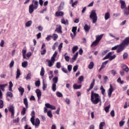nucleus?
I'll list each match as a JSON object with an SVG mask.
<instances>
[{"label": "nucleus", "instance_id": "nucleus-24", "mask_svg": "<svg viewBox=\"0 0 129 129\" xmlns=\"http://www.w3.org/2000/svg\"><path fill=\"white\" fill-rule=\"evenodd\" d=\"M84 29L85 30V32H89V30H90V26L87 24H86L84 27Z\"/></svg>", "mask_w": 129, "mask_h": 129}, {"label": "nucleus", "instance_id": "nucleus-44", "mask_svg": "<svg viewBox=\"0 0 129 129\" xmlns=\"http://www.w3.org/2000/svg\"><path fill=\"white\" fill-rule=\"evenodd\" d=\"M56 94L57 97H63V94L60 92H57Z\"/></svg>", "mask_w": 129, "mask_h": 129}, {"label": "nucleus", "instance_id": "nucleus-15", "mask_svg": "<svg viewBox=\"0 0 129 129\" xmlns=\"http://www.w3.org/2000/svg\"><path fill=\"white\" fill-rule=\"evenodd\" d=\"M65 5V2L64 1L61 2L58 8V11H62L64 9V6Z\"/></svg>", "mask_w": 129, "mask_h": 129}, {"label": "nucleus", "instance_id": "nucleus-20", "mask_svg": "<svg viewBox=\"0 0 129 129\" xmlns=\"http://www.w3.org/2000/svg\"><path fill=\"white\" fill-rule=\"evenodd\" d=\"M46 88H47V83L45 82V80H43L42 81V90L45 91L46 90Z\"/></svg>", "mask_w": 129, "mask_h": 129}, {"label": "nucleus", "instance_id": "nucleus-40", "mask_svg": "<svg viewBox=\"0 0 129 129\" xmlns=\"http://www.w3.org/2000/svg\"><path fill=\"white\" fill-rule=\"evenodd\" d=\"M26 108L25 107H23V109L21 112V114L22 115H25V114H26Z\"/></svg>", "mask_w": 129, "mask_h": 129}, {"label": "nucleus", "instance_id": "nucleus-55", "mask_svg": "<svg viewBox=\"0 0 129 129\" xmlns=\"http://www.w3.org/2000/svg\"><path fill=\"white\" fill-rule=\"evenodd\" d=\"M68 70L69 72H71L72 70V65H69L68 66Z\"/></svg>", "mask_w": 129, "mask_h": 129}, {"label": "nucleus", "instance_id": "nucleus-45", "mask_svg": "<svg viewBox=\"0 0 129 129\" xmlns=\"http://www.w3.org/2000/svg\"><path fill=\"white\" fill-rule=\"evenodd\" d=\"M62 48H63V43H60L58 46L59 52H61V50H62Z\"/></svg>", "mask_w": 129, "mask_h": 129}, {"label": "nucleus", "instance_id": "nucleus-23", "mask_svg": "<svg viewBox=\"0 0 129 129\" xmlns=\"http://www.w3.org/2000/svg\"><path fill=\"white\" fill-rule=\"evenodd\" d=\"M61 24H63V25H66L67 26H68V25H69V23H68V20H65L64 18L61 20Z\"/></svg>", "mask_w": 129, "mask_h": 129}, {"label": "nucleus", "instance_id": "nucleus-31", "mask_svg": "<svg viewBox=\"0 0 129 129\" xmlns=\"http://www.w3.org/2000/svg\"><path fill=\"white\" fill-rule=\"evenodd\" d=\"M28 66V61H24L22 63V67L23 68H26Z\"/></svg>", "mask_w": 129, "mask_h": 129}, {"label": "nucleus", "instance_id": "nucleus-64", "mask_svg": "<svg viewBox=\"0 0 129 129\" xmlns=\"http://www.w3.org/2000/svg\"><path fill=\"white\" fill-rule=\"evenodd\" d=\"M51 38H52L51 35H47V37L46 38V40H47V41H50V40H51Z\"/></svg>", "mask_w": 129, "mask_h": 129}, {"label": "nucleus", "instance_id": "nucleus-3", "mask_svg": "<svg viewBox=\"0 0 129 129\" xmlns=\"http://www.w3.org/2000/svg\"><path fill=\"white\" fill-rule=\"evenodd\" d=\"M91 100L94 104H97L98 102H101V98L99 96V94L92 92Z\"/></svg>", "mask_w": 129, "mask_h": 129}, {"label": "nucleus", "instance_id": "nucleus-22", "mask_svg": "<svg viewBox=\"0 0 129 129\" xmlns=\"http://www.w3.org/2000/svg\"><path fill=\"white\" fill-rule=\"evenodd\" d=\"M104 34H101L100 35H96V40L98 41L99 42V41H100V40H101V39H102V37H103V35Z\"/></svg>", "mask_w": 129, "mask_h": 129}, {"label": "nucleus", "instance_id": "nucleus-5", "mask_svg": "<svg viewBox=\"0 0 129 129\" xmlns=\"http://www.w3.org/2000/svg\"><path fill=\"white\" fill-rule=\"evenodd\" d=\"M35 114H36L35 111H32L31 113V118L30 121L33 125L39 126V125H40V119L36 118L35 122Z\"/></svg>", "mask_w": 129, "mask_h": 129}, {"label": "nucleus", "instance_id": "nucleus-34", "mask_svg": "<svg viewBox=\"0 0 129 129\" xmlns=\"http://www.w3.org/2000/svg\"><path fill=\"white\" fill-rule=\"evenodd\" d=\"M32 24H33V22H32V21L30 20L26 23L25 26L26 27H31V26H32Z\"/></svg>", "mask_w": 129, "mask_h": 129}, {"label": "nucleus", "instance_id": "nucleus-37", "mask_svg": "<svg viewBox=\"0 0 129 129\" xmlns=\"http://www.w3.org/2000/svg\"><path fill=\"white\" fill-rule=\"evenodd\" d=\"M77 50H78V46H74L72 48L73 53H75V52H76V51H77Z\"/></svg>", "mask_w": 129, "mask_h": 129}, {"label": "nucleus", "instance_id": "nucleus-10", "mask_svg": "<svg viewBox=\"0 0 129 129\" xmlns=\"http://www.w3.org/2000/svg\"><path fill=\"white\" fill-rule=\"evenodd\" d=\"M112 92H113V87H112V85H111V84H110V88L107 91L108 96V97H109V98L111 97V94H112Z\"/></svg>", "mask_w": 129, "mask_h": 129}, {"label": "nucleus", "instance_id": "nucleus-38", "mask_svg": "<svg viewBox=\"0 0 129 129\" xmlns=\"http://www.w3.org/2000/svg\"><path fill=\"white\" fill-rule=\"evenodd\" d=\"M52 81L53 82V84H56L57 82H58V77H55L53 78Z\"/></svg>", "mask_w": 129, "mask_h": 129}, {"label": "nucleus", "instance_id": "nucleus-28", "mask_svg": "<svg viewBox=\"0 0 129 129\" xmlns=\"http://www.w3.org/2000/svg\"><path fill=\"white\" fill-rule=\"evenodd\" d=\"M26 53H27V50L25 49L22 50V56L23 57V59H27V57L26 56Z\"/></svg>", "mask_w": 129, "mask_h": 129}, {"label": "nucleus", "instance_id": "nucleus-12", "mask_svg": "<svg viewBox=\"0 0 129 129\" xmlns=\"http://www.w3.org/2000/svg\"><path fill=\"white\" fill-rule=\"evenodd\" d=\"M54 31L57 33V34H62V33H63V32H62V26H61V25H57Z\"/></svg>", "mask_w": 129, "mask_h": 129}, {"label": "nucleus", "instance_id": "nucleus-54", "mask_svg": "<svg viewBox=\"0 0 129 129\" xmlns=\"http://www.w3.org/2000/svg\"><path fill=\"white\" fill-rule=\"evenodd\" d=\"M7 96H9V97H13V93L11 92H7Z\"/></svg>", "mask_w": 129, "mask_h": 129}, {"label": "nucleus", "instance_id": "nucleus-63", "mask_svg": "<svg viewBox=\"0 0 129 129\" xmlns=\"http://www.w3.org/2000/svg\"><path fill=\"white\" fill-rule=\"evenodd\" d=\"M127 53H124L123 54V59H127Z\"/></svg>", "mask_w": 129, "mask_h": 129}, {"label": "nucleus", "instance_id": "nucleus-49", "mask_svg": "<svg viewBox=\"0 0 129 129\" xmlns=\"http://www.w3.org/2000/svg\"><path fill=\"white\" fill-rule=\"evenodd\" d=\"M56 68H57V69H60L61 68V62H56Z\"/></svg>", "mask_w": 129, "mask_h": 129}, {"label": "nucleus", "instance_id": "nucleus-36", "mask_svg": "<svg viewBox=\"0 0 129 129\" xmlns=\"http://www.w3.org/2000/svg\"><path fill=\"white\" fill-rule=\"evenodd\" d=\"M124 14L125 16H128L129 15V10L127 9V8H126L124 10Z\"/></svg>", "mask_w": 129, "mask_h": 129}, {"label": "nucleus", "instance_id": "nucleus-58", "mask_svg": "<svg viewBox=\"0 0 129 129\" xmlns=\"http://www.w3.org/2000/svg\"><path fill=\"white\" fill-rule=\"evenodd\" d=\"M74 72H76L78 70V66H75L73 68Z\"/></svg>", "mask_w": 129, "mask_h": 129}, {"label": "nucleus", "instance_id": "nucleus-14", "mask_svg": "<svg viewBox=\"0 0 129 129\" xmlns=\"http://www.w3.org/2000/svg\"><path fill=\"white\" fill-rule=\"evenodd\" d=\"M95 84V79H93L92 82L91 83L89 88L87 90L88 92H89V91H90V90H91V89L93 88V87H94Z\"/></svg>", "mask_w": 129, "mask_h": 129}, {"label": "nucleus", "instance_id": "nucleus-50", "mask_svg": "<svg viewBox=\"0 0 129 129\" xmlns=\"http://www.w3.org/2000/svg\"><path fill=\"white\" fill-rule=\"evenodd\" d=\"M35 86H36V87H39V86H40V85H41V82H40V81H37L36 82H35Z\"/></svg>", "mask_w": 129, "mask_h": 129}, {"label": "nucleus", "instance_id": "nucleus-41", "mask_svg": "<svg viewBox=\"0 0 129 129\" xmlns=\"http://www.w3.org/2000/svg\"><path fill=\"white\" fill-rule=\"evenodd\" d=\"M52 37L53 38L54 41H56L57 39H58V35L56 34H53Z\"/></svg>", "mask_w": 129, "mask_h": 129}, {"label": "nucleus", "instance_id": "nucleus-53", "mask_svg": "<svg viewBox=\"0 0 129 129\" xmlns=\"http://www.w3.org/2000/svg\"><path fill=\"white\" fill-rule=\"evenodd\" d=\"M118 83H120V84H123V81H121V79L120 77L118 78L117 80Z\"/></svg>", "mask_w": 129, "mask_h": 129}, {"label": "nucleus", "instance_id": "nucleus-6", "mask_svg": "<svg viewBox=\"0 0 129 129\" xmlns=\"http://www.w3.org/2000/svg\"><path fill=\"white\" fill-rule=\"evenodd\" d=\"M90 18L93 21V24H95L96 22H97V14H96V12H95V10H93L90 15Z\"/></svg>", "mask_w": 129, "mask_h": 129}, {"label": "nucleus", "instance_id": "nucleus-21", "mask_svg": "<svg viewBox=\"0 0 129 129\" xmlns=\"http://www.w3.org/2000/svg\"><path fill=\"white\" fill-rule=\"evenodd\" d=\"M122 69L123 71H125V72H128L129 71L128 67H127L125 64L122 65Z\"/></svg>", "mask_w": 129, "mask_h": 129}, {"label": "nucleus", "instance_id": "nucleus-16", "mask_svg": "<svg viewBox=\"0 0 129 129\" xmlns=\"http://www.w3.org/2000/svg\"><path fill=\"white\" fill-rule=\"evenodd\" d=\"M55 17H62V16H64V12L62 11H57L55 12Z\"/></svg>", "mask_w": 129, "mask_h": 129}, {"label": "nucleus", "instance_id": "nucleus-11", "mask_svg": "<svg viewBox=\"0 0 129 129\" xmlns=\"http://www.w3.org/2000/svg\"><path fill=\"white\" fill-rule=\"evenodd\" d=\"M35 93H36L37 96L38 97V100H41V96H42V92H41V90L39 89H37L35 90Z\"/></svg>", "mask_w": 129, "mask_h": 129}, {"label": "nucleus", "instance_id": "nucleus-61", "mask_svg": "<svg viewBox=\"0 0 129 129\" xmlns=\"http://www.w3.org/2000/svg\"><path fill=\"white\" fill-rule=\"evenodd\" d=\"M83 79H84V77H83V76H80L79 78V80L80 82H82V81H83Z\"/></svg>", "mask_w": 129, "mask_h": 129}, {"label": "nucleus", "instance_id": "nucleus-43", "mask_svg": "<svg viewBox=\"0 0 129 129\" xmlns=\"http://www.w3.org/2000/svg\"><path fill=\"white\" fill-rule=\"evenodd\" d=\"M98 43H99V41H98L97 40H95L91 44V46H96Z\"/></svg>", "mask_w": 129, "mask_h": 129}, {"label": "nucleus", "instance_id": "nucleus-7", "mask_svg": "<svg viewBox=\"0 0 129 129\" xmlns=\"http://www.w3.org/2000/svg\"><path fill=\"white\" fill-rule=\"evenodd\" d=\"M112 53L109 52L104 58L103 60H106V59H108L109 58V60L111 61V60H113L116 57L115 54H114L113 56H111Z\"/></svg>", "mask_w": 129, "mask_h": 129}, {"label": "nucleus", "instance_id": "nucleus-18", "mask_svg": "<svg viewBox=\"0 0 129 129\" xmlns=\"http://www.w3.org/2000/svg\"><path fill=\"white\" fill-rule=\"evenodd\" d=\"M7 86H8V84H0V90H1V91H5V89L6 87H7Z\"/></svg>", "mask_w": 129, "mask_h": 129}, {"label": "nucleus", "instance_id": "nucleus-42", "mask_svg": "<svg viewBox=\"0 0 129 129\" xmlns=\"http://www.w3.org/2000/svg\"><path fill=\"white\" fill-rule=\"evenodd\" d=\"M109 108H110V105H109L108 106L105 107V111H106V113L109 112Z\"/></svg>", "mask_w": 129, "mask_h": 129}, {"label": "nucleus", "instance_id": "nucleus-4", "mask_svg": "<svg viewBox=\"0 0 129 129\" xmlns=\"http://www.w3.org/2000/svg\"><path fill=\"white\" fill-rule=\"evenodd\" d=\"M39 7V2L37 1L33 0L32 4L29 7V14H33L35 10H37Z\"/></svg>", "mask_w": 129, "mask_h": 129}, {"label": "nucleus", "instance_id": "nucleus-35", "mask_svg": "<svg viewBox=\"0 0 129 129\" xmlns=\"http://www.w3.org/2000/svg\"><path fill=\"white\" fill-rule=\"evenodd\" d=\"M108 63V60H106L104 62H103L101 66V68L103 69V68H105V67L106 66V64Z\"/></svg>", "mask_w": 129, "mask_h": 129}, {"label": "nucleus", "instance_id": "nucleus-60", "mask_svg": "<svg viewBox=\"0 0 129 129\" xmlns=\"http://www.w3.org/2000/svg\"><path fill=\"white\" fill-rule=\"evenodd\" d=\"M46 49H43L41 51V55H45L46 54Z\"/></svg>", "mask_w": 129, "mask_h": 129}, {"label": "nucleus", "instance_id": "nucleus-46", "mask_svg": "<svg viewBox=\"0 0 129 129\" xmlns=\"http://www.w3.org/2000/svg\"><path fill=\"white\" fill-rule=\"evenodd\" d=\"M104 125H105V122H101L100 123L99 128H103V126H104Z\"/></svg>", "mask_w": 129, "mask_h": 129}, {"label": "nucleus", "instance_id": "nucleus-8", "mask_svg": "<svg viewBox=\"0 0 129 129\" xmlns=\"http://www.w3.org/2000/svg\"><path fill=\"white\" fill-rule=\"evenodd\" d=\"M8 110L11 113L12 118H14L15 117V107H14V105H10L8 108Z\"/></svg>", "mask_w": 129, "mask_h": 129}, {"label": "nucleus", "instance_id": "nucleus-19", "mask_svg": "<svg viewBox=\"0 0 129 129\" xmlns=\"http://www.w3.org/2000/svg\"><path fill=\"white\" fill-rule=\"evenodd\" d=\"M18 91H19V92H20L21 96H23V95L24 94V92H25V89H24V88L20 86L18 88Z\"/></svg>", "mask_w": 129, "mask_h": 129}, {"label": "nucleus", "instance_id": "nucleus-32", "mask_svg": "<svg viewBox=\"0 0 129 129\" xmlns=\"http://www.w3.org/2000/svg\"><path fill=\"white\" fill-rule=\"evenodd\" d=\"M94 67V63L93 62L91 61L90 62L88 68L89 69H92Z\"/></svg>", "mask_w": 129, "mask_h": 129}, {"label": "nucleus", "instance_id": "nucleus-30", "mask_svg": "<svg viewBox=\"0 0 129 129\" xmlns=\"http://www.w3.org/2000/svg\"><path fill=\"white\" fill-rule=\"evenodd\" d=\"M81 85H77V84H74L73 87L74 89H80L81 88Z\"/></svg>", "mask_w": 129, "mask_h": 129}, {"label": "nucleus", "instance_id": "nucleus-52", "mask_svg": "<svg viewBox=\"0 0 129 129\" xmlns=\"http://www.w3.org/2000/svg\"><path fill=\"white\" fill-rule=\"evenodd\" d=\"M58 54V52L57 51H55L53 55L51 56V58H53L54 60H55V58H56V56Z\"/></svg>", "mask_w": 129, "mask_h": 129}, {"label": "nucleus", "instance_id": "nucleus-9", "mask_svg": "<svg viewBox=\"0 0 129 129\" xmlns=\"http://www.w3.org/2000/svg\"><path fill=\"white\" fill-rule=\"evenodd\" d=\"M46 62H47L48 63V67H52V66H53V65H54V63H55V59H54L53 57H51L50 60L47 59Z\"/></svg>", "mask_w": 129, "mask_h": 129}, {"label": "nucleus", "instance_id": "nucleus-1", "mask_svg": "<svg viewBox=\"0 0 129 129\" xmlns=\"http://www.w3.org/2000/svg\"><path fill=\"white\" fill-rule=\"evenodd\" d=\"M129 45V37H126L119 45H118V47L116 50L117 53H120L124 50L126 46Z\"/></svg>", "mask_w": 129, "mask_h": 129}, {"label": "nucleus", "instance_id": "nucleus-39", "mask_svg": "<svg viewBox=\"0 0 129 129\" xmlns=\"http://www.w3.org/2000/svg\"><path fill=\"white\" fill-rule=\"evenodd\" d=\"M124 123H125V121L124 120H121L119 122V126H120V127L123 126V125H124Z\"/></svg>", "mask_w": 129, "mask_h": 129}, {"label": "nucleus", "instance_id": "nucleus-29", "mask_svg": "<svg viewBox=\"0 0 129 129\" xmlns=\"http://www.w3.org/2000/svg\"><path fill=\"white\" fill-rule=\"evenodd\" d=\"M76 31H77V27H73L72 31L74 33V36H76Z\"/></svg>", "mask_w": 129, "mask_h": 129}, {"label": "nucleus", "instance_id": "nucleus-33", "mask_svg": "<svg viewBox=\"0 0 129 129\" xmlns=\"http://www.w3.org/2000/svg\"><path fill=\"white\" fill-rule=\"evenodd\" d=\"M40 75L41 76H44V75H45V70L43 67L41 68Z\"/></svg>", "mask_w": 129, "mask_h": 129}, {"label": "nucleus", "instance_id": "nucleus-59", "mask_svg": "<svg viewBox=\"0 0 129 129\" xmlns=\"http://www.w3.org/2000/svg\"><path fill=\"white\" fill-rule=\"evenodd\" d=\"M65 102H66V103H67V104H70V99L68 98H67L65 99Z\"/></svg>", "mask_w": 129, "mask_h": 129}, {"label": "nucleus", "instance_id": "nucleus-51", "mask_svg": "<svg viewBox=\"0 0 129 129\" xmlns=\"http://www.w3.org/2000/svg\"><path fill=\"white\" fill-rule=\"evenodd\" d=\"M58 47V42H55L52 46V50H55L56 47Z\"/></svg>", "mask_w": 129, "mask_h": 129}, {"label": "nucleus", "instance_id": "nucleus-48", "mask_svg": "<svg viewBox=\"0 0 129 129\" xmlns=\"http://www.w3.org/2000/svg\"><path fill=\"white\" fill-rule=\"evenodd\" d=\"M32 76V75L31 73H29L27 75L26 77L25 78V79L27 80H29V79H31V77Z\"/></svg>", "mask_w": 129, "mask_h": 129}, {"label": "nucleus", "instance_id": "nucleus-56", "mask_svg": "<svg viewBox=\"0 0 129 129\" xmlns=\"http://www.w3.org/2000/svg\"><path fill=\"white\" fill-rule=\"evenodd\" d=\"M4 107V101L2 100H0V108Z\"/></svg>", "mask_w": 129, "mask_h": 129}, {"label": "nucleus", "instance_id": "nucleus-17", "mask_svg": "<svg viewBox=\"0 0 129 129\" xmlns=\"http://www.w3.org/2000/svg\"><path fill=\"white\" fill-rule=\"evenodd\" d=\"M23 102H24V104L25 105L26 108V109L29 108V103L28 102V99H27V98H25L23 99Z\"/></svg>", "mask_w": 129, "mask_h": 129}, {"label": "nucleus", "instance_id": "nucleus-2", "mask_svg": "<svg viewBox=\"0 0 129 129\" xmlns=\"http://www.w3.org/2000/svg\"><path fill=\"white\" fill-rule=\"evenodd\" d=\"M45 106L46 107L44 108V113H46L47 112V116H48L50 118H51V117H53V114H52V111L51 110H48L47 108H50V109L55 110L56 109V107L55 106H53L50 103H45Z\"/></svg>", "mask_w": 129, "mask_h": 129}, {"label": "nucleus", "instance_id": "nucleus-25", "mask_svg": "<svg viewBox=\"0 0 129 129\" xmlns=\"http://www.w3.org/2000/svg\"><path fill=\"white\" fill-rule=\"evenodd\" d=\"M100 90H101L102 95L104 96V95H105V89H104V88H103V86H101Z\"/></svg>", "mask_w": 129, "mask_h": 129}, {"label": "nucleus", "instance_id": "nucleus-26", "mask_svg": "<svg viewBox=\"0 0 129 129\" xmlns=\"http://www.w3.org/2000/svg\"><path fill=\"white\" fill-rule=\"evenodd\" d=\"M16 73L17 74L16 79H18L20 78V76H21V71H20V70L18 69Z\"/></svg>", "mask_w": 129, "mask_h": 129}, {"label": "nucleus", "instance_id": "nucleus-62", "mask_svg": "<svg viewBox=\"0 0 129 129\" xmlns=\"http://www.w3.org/2000/svg\"><path fill=\"white\" fill-rule=\"evenodd\" d=\"M61 70L62 72H64V73H68V71H67V69H66L65 68H62Z\"/></svg>", "mask_w": 129, "mask_h": 129}, {"label": "nucleus", "instance_id": "nucleus-47", "mask_svg": "<svg viewBox=\"0 0 129 129\" xmlns=\"http://www.w3.org/2000/svg\"><path fill=\"white\" fill-rule=\"evenodd\" d=\"M52 90L55 92L56 91V84H52Z\"/></svg>", "mask_w": 129, "mask_h": 129}, {"label": "nucleus", "instance_id": "nucleus-27", "mask_svg": "<svg viewBox=\"0 0 129 129\" xmlns=\"http://www.w3.org/2000/svg\"><path fill=\"white\" fill-rule=\"evenodd\" d=\"M109 18H110V14L109 13V12H107L105 14V20L106 21H107V20H108Z\"/></svg>", "mask_w": 129, "mask_h": 129}, {"label": "nucleus", "instance_id": "nucleus-57", "mask_svg": "<svg viewBox=\"0 0 129 129\" xmlns=\"http://www.w3.org/2000/svg\"><path fill=\"white\" fill-rule=\"evenodd\" d=\"M15 64V61L14 60H12L10 63V68H12V67H14V64Z\"/></svg>", "mask_w": 129, "mask_h": 129}, {"label": "nucleus", "instance_id": "nucleus-13", "mask_svg": "<svg viewBox=\"0 0 129 129\" xmlns=\"http://www.w3.org/2000/svg\"><path fill=\"white\" fill-rule=\"evenodd\" d=\"M120 4L121 5V10L126 8V5L125 4V2H124V1L120 0Z\"/></svg>", "mask_w": 129, "mask_h": 129}]
</instances>
